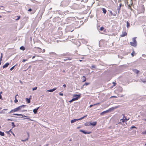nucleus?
<instances>
[{"instance_id":"22","label":"nucleus","mask_w":146,"mask_h":146,"mask_svg":"<svg viewBox=\"0 0 146 146\" xmlns=\"http://www.w3.org/2000/svg\"><path fill=\"white\" fill-rule=\"evenodd\" d=\"M135 53L134 50H133L132 52L131 53V55L132 56H134V54Z\"/></svg>"},{"instance_id":"31","label":"nucleus","mask_w":146,"mask_h":146,"mask_svg":"<svg viewBox=\"0 0 146 146\" xmlns=\"http://www.w3.org/2000/svg\"><path fill=\"white\" fill-rule=\"evenodd\" d=\"M136 127L135 126H132L130 127V128L131 129H133V128H136Z\"/></svg>"},{"instance_id":"53","label":"nucleus","mask_w":146,"mask_h":146,"mask_svg":"<svg viewBox=\"0 0 146 146\" xmlns=\"http://www.w3.org/2000/svg\"><path fill=\"white\" fill-rule=\"evenodd\" d=\"M8 121H9V120L12 121V119H8Z\"/></svg>"},{"instance_id":"20","label":"nucleus","mask_w":146,"mask_h":146,"mask_svg":"<svg viewBox=\"0 0 146 146\" xmlns=\"http://www.w3.org/2000/svg\"><path fill=\"white\" fill-rule=\"evenodd\" d=\"M20 49H21V50H25V48H24V47L23 46H21L20 48Z\"/></svg>"},{"instance_id":"42","label":"nucleus","mask_w":146,"mask_h":146,"mask_svg":"<svg viewBox=\"0 0 146 146\" xmlns=\"http://www.w3.org/2000/svg\"><path fill=\"white\" fill-rule=\"evenodd\" d=\"M117 98V97L116 96H111V97H110V98Z\"/></svg>"},{"instance_id":"50","label":"nucleus","mask_w":146,"mask_h":146,"mask_svg":"<svg viewBox=\"0 0 146 146\" xmlns=\"http://www.w3.org/2000/svg\"><path fill=\"white\" fill-rule=\"evenodd\" d=\"M93 106H94V104L93 105H90V108H91Z\"/></svg>"},{"instance_id":"54","label":"nucleus","mask_w":146,"mask_h":146,"mask_svg":"<svg viewBox=\"0 0 146 146\" xmlns=\"http://www.w3.org/2000/svg\"><path fill=\"white\" fill-rule=\"evenodd\" d=\"M45 49H43V51H42V52H43H43H45Z\"/></svg>"},{"instance_id":"49","label":"nucleus","mask_w":146,"mask_h":146,"mask_svg":"<svg viewBox=\"0 0 146 146\" xmlns=\"http://www.w3.org/2000/svg\"><path fill=\"white\" fill-rule=\"evenodd\" d=\"M92 68H95L96 67L94 65H92Z\"/></svg>"},{"instance_id":"23","label":"nucleus","mask_w":146,"mask_h":146,"mask_svg":"<svg viewBox=\"0 0 146 146\" xmlns=\"http://www.w3.org/2000/svg\"><path fill=\"white\" fill-rule=\"evenodd\" d=\"M12 125L13 126V127L14 128L15 127V125L14 124V123L13 122H12Z\"/></svg>"},{"instance_id":"30","label":"nucleus","mask_w":146,"mask_h":146,"mask_svg":"<svg viewBox=\"0 0 146 146\" xmlns=\"http://www.w3.org/2000/svg\"><path fill=\"white\" fill-rule=\"evenodd\" d=\"M89 125H90V124H89V123H86L85 124V125L86 126H89Z\"/></svg>"},{"instance_id":"48","label":"nucleus","mask_w":146,"mask_h":146,"mask_svg":"<svg viewBox=\"0 0 146 146\" xmlns=\"http://www.w3.org/2000/svg\"><path fill=\"white\" fill-rule=\"evenodd\" d=\"M63 93H60V96H63Z\"/></svg>"},{"instance_id":"14","label":"nucleus","mask_w":146,"mask_h":146,"mask_svg":"<svg viewBox=\"0 0 146 146\" xmlns=\"http://www.w3.org/2000/svg\"><path fill=\"white\" fill-rule=\"evenodd\" d=\"M57 88H54L52 89H50L49 90H47L46 91H54L56 90Z\"/></svg>"},{"instance_id":"61","label":"nucleus","mask_w":146,"mask_h":146,"mask_svg":"<svg viewBox=\"0 0 146 146\" xmlns=\"http://www.w3.org/2000/svg\"><path fill=\"white\" fill-rule=\"evenodd\" d=\"M13 133V136H15V135L14 134V133Z\"/></svg>"},{"instance_id":"16","label":"nucleus","mask_w":146,"mask_h":146,"mask_svg":"<svg viewBox=\"0 0 146 146\" xmlns=\"http://www.w3.org/2000/svg\"><path fill=\"white\" fill-rule=\"evenodd\" d=\"M0 135L1 136H4L5 135L4 133L0 131Z\"/></svg>"},{"instance_id":"1","label":"nucleus","mask_w":146,"mask_h":146,"mask_svg":"<svg viewBox=\"0 0 146 146\" xmlns=\"http://www.w3.org/2000/svg\"><path fill=\"white\" fill-rule=\"evenodd\" d=\"M25 105H22L20 106L13 109L9 113H11L13 112H17L19 111H20L21 112H24L25 111L23 110V108H25Z\"/></svg>"},{"instance_id":"43","label":"nucleus","mask_w":146,"mask_h":146,"mask_svg":"<svg viewBox=\"0 0 146 146\" xmlns=\"http://www.w3.org/2000/svg\"><path fill=\"white\" fill-rule=\"evenodd\" d=\"M2 93V92H0V99L2 98L1 97V94Z\"/></svg>"},{"instance_id":"52","label":"nucleus","mask_w":146,"mask_h":146,"mask_svg":"<svg viewBox=\"0 0 146 146\" xmlns=\"http://www.w3.org/2000/svg\"><path fill=\"white\" fill-rule=\"evenodd\" d=\"M18 96L17 94L15 96V99H17V96Z\"/></svg>"},{"instance_id":"58","label":"nucleus","mask_w":146,"mask_h":146,"mask_svg":"<svg viewBox=\"0 0 146 146\" xmlns=\"http://www.w3.org/2000/svg\"><path fill=\"white\" fill-rule=\"evenodd\" d=\"M35 57V56H33V57H32V58H33H33H34Z\"/></svg>"},{"instance_id":"39","label":"nucleus","mask_w":146,"mask_h":146,"mask_svg":"<svg viewBox=\"0 0 146 146\" xmlns=\"http://www.w3.org/2000/svg\"><path fill=\"white\" fill-rule=\"evenodd\" d=\"M13 114V115H18V116H19V115H20V114H19L18 113H14Z\"/></svg>"},{"instance_id":"21","label":"nucleus","mask_w":146,"mask_h":146,"mask_svg":"<svg viewBox=\"0 0 146 146\" xmlns=\"http://www.w3.org/2000/svg\"><path fill=\"white\" fill-rule=\"evenodd\" d=\"M129 26H130V24H129V23L128 21H127V25H126L127 27V28H128L129 27Z\"/></svg>"},{"instance_id":"34","label":"nucleus","mask_w":146,"mask_h":146,"mask_svg":"<svg viewBox=\"0 0 146 146\" xmlns=\"http://www.w3.org/2000/svg\"><path fill=\"white\" fill-rule=\"evenodd\" d=\"M84 78V79H83V82H85L86 81V78H85V77L84 76H83V77Z\"/></svg>"},{"instance_id":"26","label":"nucleus","mask_w":146,"mask_h":146,"mask_svg":"<svg viewBox=\"0 0 146 146\" xmlns=\"http://www.w3.org/2000/svg\"><path fill=\"white\" fill-rule=\"evenodd\" d=\"M104 29V28L103 27H101L100 29V30H101V31H102L103 29Z\"/></svg>"},{"instance_id":"24","label":"nucleus","mask_w":146,"mask_h":146,"mask_svg":"<svg viewBox=\"0 0 146 146\" xmlns=\"http://www.w3.org/2000/svg\"><path fill=\"white\" fill-rule=\"evenodd\" d=\"M113 84V86H112V87H113V86H115L116 84V83L114 82H113L112 83Z\"/></svg>"},{"instance_id":"15","label":"nucleus","mask_w":146,"mask_h":146,"mask_svg":"<svg viewBox=\"0 0 146 146\" xmlns=\"http://www.w3.org/2000/svg\"><path fill=\"white\" fill-rule=\"evenodd\" d=\"M102 11H103V13H104V14H105L106 13V10L105 9V8H103L102 9Z\"/></svg>"},{"instance_id":"44","label":"nucleus","mask_w":146,"mask_h":146,"mask_svg":"<svg viewBox=\"0 0 146 146\" xmlns=\"http://www.w3.org/2000/svg\"><path fill=\"white\" fill-rule=\"evenodd\" d=\"M84 119L83 117L79 118V119H78V120H82V119Z\"/></svg>"},{"instance_id":"32","label":"nucleus","mask_w":146,"mask_h":146,"mask_svg":"<svg viewBox=\"0 0 146 146\" xmlns=\"http://www.w3.org/2000/svg\"><path fill=\"white\" fill-rule=\"evenodd\" d=\"M125 120V119L123 118L120 119V121H121L123 122H124Z\"/></svg>"},{"instance_id":"29","label":"nucleus","mask_w":146,"mask_h":146,"mask_svg":"<svg viewBox=\"0 0 146 146\" xmlns=\"http://www.w3.org/2000/svg\"><path fill=\"white\" fill-rule=\"evenodd\" d=\"M74 101H75L72 98L71 100H70V101H69V102H70V103H71V102H73Z\"/></svg>"},{"instance_id":"2","label":"nucleus","mask_w":146,"mask_h":146,"mask_svg":"<svg viewBox=\"0 0 146 146\" xmlns=\"http://www.w3.org/2000/svg\"><path fill=\"white\" fill-rule=\"evenodd\" d=\"M136 37L133 38L132 39L133 42H130V44L132 46L135 47L137 45V42L136 40Z\"/></svg>"},{"instance_id":"38","label":"nucleus","mask_w":146,"mask_h":146,"mask_svg":"<svg viewBox=\"0 0 146 146\" xmlns=\"http://www.w3.org/2000/svg\"><path fill=\"white\" fill-rule=\"evenodd\" d=\"M100 104V103H96V104H94V105L95 106V105H99Z\"/></svg>"},{"instance_id":"33","label":"nucleus","mask_w":146,"mask_h":146,"mask_svg":"<svg viewBox=\"0 0 146 146\" xmlns=\"http://www.w3.org/2000/svg\"><path fill=\"white\" fill-rule=\"evenodd\" d=\"M17 18L15 19V20L16 21L18 20L20 18V16H17Z\"/></svg>"},{"instance_id":"41","label":"nucleus","mask_w":146,"mask_h":146,"mask_svg":"<svg viewBox=\"0 0 146 146\" xmlns=\"http://www.w3.org/2000/svg\"><path fill=\"white\" fill-rule=\"evenodd\" d=\"M140 80H141V81L143 82H146L145 81H144V80H142V79H141V78Z\"/></svg>"},{"instance_id":"62","label":"nucleus","mask_w":146,"mask_h":146,"mask_svg":"<svg viewBox=\"0 0 146 146\" xmlns=\"http://www.w3.org/2000/svg\"><path fill=\"white\" fill-rule=\"evenodd\" d=\"M123 96H122V95H121V96H119V97H122Z\"/></svg>"},{"instance_id":"37","label":"nucleus","mask_w":146,"mask_h":146,"mask_svg":"<svg viewBox=\"0 0 146 146\" xmlns=\"http://www.w3.org/2000/svg\"><path fill=\"white\" fill-rule=\"evenodd\" d=\"M120 8H119V7H118L117 8V10H118V13H119V11H120Z\"/></svg>"},{"instance_id":"63","label":"nucleus","mask_w":146,"mask_h":146,"mask_svg":"<svg viewBox=\"0 0 146 146\" xmlns=\"http://www.w3.org/2000/svg\"><path fill=\"white\" fill-rule=\"evenodd\" d=\"M68 59L69 60H70L71 59L70 58H68Z\"/></svg>"},{"instance_id":"6","label":"nucleus","mask_w":146,"mask_h":146,"mask_svg":"<svg viewBox=\"0 0 146 146\" xmlns=\"http://www.w3.org/2000/svg\"><path fill=\"white\" fill-rule=\"evenodd\" d=\"M80 132H82L83 133L85 134H90L91 133V132H86V131H84L83 130H80Z\"/></svg>"},{"instance_id":"7","label":"nucleus","mask_w":146,"mask_h":146,"mask_svg":"<svg viewBox=\"0 0 146 146\" xmlns=\"http://www.w3.org/2000/svg\"><path fill=\"white\" fill-rule=\"evenodd\" d=\"M127 34V33L126 32H123L122 33V34L120 35L121 36V37H124Z\"/></svg>"},{"instance_id":"56","label":"nucleus","mask_w":146,"mask_h":146,"mask_svg":"<svg viewBox=\"0 0 146 146\" xmlns=\"http://www.w3.org/2000/svg\"><path fill=\"white\" fill-rule=\"evenodd\" d=\"M1 56H2V57H3V54H2V53L1 54Z\"/></svg>"},{"instance_id":"27","label":"nucleus","mask_w":146,"mask_h":146,"mask_svg":"<svg viewBox=\"0 0 146 146\" xmlns=\"http://www.w3.org/2000/svg\"><path fill=\"white\" fill-rule=\"evenodd\" d=\"M15 65L13 66L10 69V70H12L15 67Z\"/></svg>"},{"instance_id":"19","label":"nucleus","mask_w":146,"mask_h":146,"mask_svg":"<svg viewBox=\"0 0 146 146\" xmlns=\"http://www.w3.org/2000/svg\"><path fill=\"white\" fill-rule=\"evenodd\" d=\"M134 72L136 73V74H138L139 72V71L137 70L136 69H135L134 70Z\"/></svg>"},{"instance_id":"9","label":"nucleus","mask_w":146,"mask_h":146,"mask_svg":"<svg viewBox=\"0 0 146 146\" xmlns=\"http://www.w3.org/2000/svg\"><path fill=\"white\" fill-rule=\"evenodd\" d=\"M19 116H22L23 117H26V118L24 117L23 118H25V119H30L29 116H26L25 115H23L22 114H20Z\"/></svg>"},{"instance_id":"40","label":"nucleus","mask_w":146,"mask_h":146,"mask_svg":"<svg viewBox=\"0 0 146 146\" xmlns=\"http://www.w3.org/2000/svg\"><path fill=\"white\" fill-rule=\"evenodd\" d=\"M89 84V83H85L84 84V85H88V84Z\"/></svg>"},{"instance_id":"11","label":"nucleus","mask_w":146,"mask_h":146,"mask_svg":"<svg viewBox=\"0 0 146 146\" xmlns=\"http://www.w3.org/2000/svg\"><path fill=\"white\" fill-rule=\"evenodd\" d=\"M96 124V122H94L92 123H90V125H92L94 126H95Z\"/></svg>"},{"instance_id":"4","label":"nucleus","mask_w":146,"mask_h":146,"mask_svg":"<svg viewBox=\"0 0 146 146\" xmlns=\"http://www.w3.org/2000/svg\"><path fill=\"white\" fill-rule=\"evenodd\" d=\"M119 106H117L115 107H113L111 108H110L107 110L108 111V112L109 111H111L113 110L114 109H117V108H119Z\"/></svg>"},{"instance_id":"55","label":"nucleus","mask_w":146,"mask_h":146,"mask_svg":"<svg viewBox=\"0 0 146 146\" xmlns=\"http://www.w3.org/2000/svg\"><path fill=\"white\" fill-rule=\"evenodd\" d=\"M87 116V115H86L84 116L83 117L84 118V117H86Z\"/></svg>"},{"instance_id":"64","label":"nucleus","mask_w":146,"mask_h":146,"mask_svg":"<svg viewBox=\"0 0 146 146\" xmlns=\"http://www.w3.org/2000/svg\"><path fill=\"white\" fill-rule=\"evenodd\" d=\"M113 15L114 16H115V14H113Z\"/></svg>"},{"instance_id":"57","label":"nucleus","mask_w":146,"mask_h":146,"mask_svg":"<svg viewBox=\"0 0 146 146\" xmlns=\"http://www.w3.org/2000/svg\"><path fill=\"white\" fill-rule=\"evenodd\" d=\"M121 4H120V5H119V8H121Z\"/></svg>"},{"instance_id":"10","label":"nucleus","mask_w":146,"mask_h":146,"mask_svg":"<svg viewBox=\"0 0 146 146\" xmlns=\"http://www.w3.org/2000/svg\"><path fill=\"white\" fill-rule=\"evenodd\" d=\"M9 65V63H6L3 66V68H4L7 67Z\"/></svg>"},{"instance_id":"12","label":"nucleus","mask_w":146,"mask_h":146,"mask_svg":"<svg viewBox=\"0 0 146 146\" xmlns=\"http://www.w3.org/2000/svg\"><path fill=\"white\" fill-rule=\"evenodd\" d=\"M7 110V109H4L3 110H2L0 112V113H5V111Z\"/></svg>"},{"instance_id":"45","label":"nucleus","mask_w":146,"mask_h":146,"mask_svg":"<svg viewBox=\"0 0 146 146\" xmlns=\"http://www.w3.org/2000/svg\"><path fill=\"white\" fill-rule=\"evenodd\" d=\"M110 12L111 15H113L112 12L111 11H110Z\"/></svg>"},{"instance_id":"35","label":"nucleus","mask_w":146,"mask_h":146,"mask_svg":"<svg viewBox=\"0 0 146 146\" xmlns=\"http://www.w3.org/2000/svg\"><path fill=\"white\" fill-rule=\"evenodd\" d=\"M2 56H1L0 58V65H1V60H2Z\"/></svg>"},{"instance_id":"5","label":"nucleus","mask_w":146,"mask_h":146,"mask_svg":"<svg viewBox=\"0 0 146 146\" xmlns=\"http://www.w3.org/2000/svg\"><path fill=\"white\" fill-rule=\"evenodd\" d=\"M31 96H30L29 98H26V101L28 103H30L31 102L30 99H31Z\"/></svg>"},{"instance_id":"46","label":"nucleus","mask_w":146,"mask_h":146,"mask_svg":"<svg viewBox=\"0 0 146 146\" xmlns=\"http://www.w3.org/2000/svg\"><path fill=\"white\" fill-rule=\"evenodd\" d=\"M28 11H32V9L31 8H30L29 9Z\"/></svg>"},{"instance_id":"28","label":"nucleus","mask_w":146,"mask_h":146,"mask_svg":"<svg viewBox=\"0 0 146 146\" xmlns=\"http://www.w3.org/2000/svg\"><path fill=\"white\" fill-rule=\"evenodd\" d=\"M37 89V87H35L32 89V90L33 91H34V90H36Z\"/></svg>"},{"instance_id":"47","label":"nucleus","mask_w":146,"mask_h":146,"mask_svg":"<svg viewBox=\"0 0 146 146\" xmlns=\"http://www.w3.org/2000/svg\"><path fill=\"white\" fill-rule=\"evenodd\" d=\"M27 60V59H24L23 60V62H25Z\"/></svg>"},{"instance_id":"51","label":"nucleus","mask_w":146,"mask_h":146,"mask_svg":"<svg viewBox=\"0 0 146 146\" xmlns=\"http://www.w3.org/2000/svg\"><path fill=\"white\" fill-rule=\"evenodd\" d=\"M63 86L65 88V87H66V85L65 84H64L63 85Z\"/></svg>"},{"instance_id":"60","label":"nucleus","mask_w":146,"mask_h":146,"mask_svg":"<svg viewBox=\"0 0 146 146\" xmlns=\"http://www.w3.org/2000/svg\"><path fill=\"white\" fill-rule=\"evenodd\" d=\"M62 72H65V70H63L62 71Z\"/></svg>"},{"instance_id":"36","label":"nucleus","mask_w":146,"mask_h":146,"mask_svg":"<svg viewBox=\"0 0 146 146\" xmlns=\"http://www.w3.org/2000/svg\"><path fill=\"white\" fill-rule=\"evenodd\" d=\"M18 100L17 99H15L14 100V102L15 103H17L18 102Z\"/></svg>"},{"instance_id":"3","label":"nucleus","mask_w":146,"mask_h":146,"mask_svg":"<svg viewBox=\"0 0 146 146\" xmlns=\"http://www.w3.org/2000/svg\"><path fill=\"white\" fill-rule=\"evenodd\" d=\"M81 97V95L80 94H73V98L74 100L77 101Z\"/></svg>"},{"instance_id":"13","label":"nucleus","mask_w":146,"mask_h":146,"mask_svg":"<svg viewBox=\"0 0 146 146\" xmlns=\"http://www.w3.org/2000/svg\"><path fill=\"white\" fill-rule=\"evenodd\" d=\"M78 120V119H72L71 121V123H72L76 122V121Z\"/></svg>"},{"instance_id":"8","label":"nucleus","mask_w":146,"mask_h":146,"mask_svg":"<svg viewBox=\"0 0 146 146\" xmlns=\"http://www.w3.org/2000/svg\"><path fill=\"white\" fill-rule=\"evenodd\" d=\"M39 107H38L36 109H34L33 110V112L34 113L36 114L37 113V111L38 110V109Z\"/></svg>"},{"instance_id":"18","label":"nucleus","mask_w":146,"mask_h":146,"mask_svg":"<svg viewBox=\"0 0 146 146\" xmlns=\"http://www.w3.org/2000/svg\"><path fill=\"white\" fill-rule=\"evenodd\" d=\"M123 115V118L125 119V120L127 121L129 119H127L126 117H125V115L124 114L122 115Z\"/></svg>"},{"instance_id":"25","label":"nucleus","mask_w":146,"mask_h":146,"mask_svg":"<svg viewBox=\"0 0 146 146\" xmlns=\"http://www.w3.org/2000/svg\"><path fill=\"white\" fill-rule=\"evenodd\" d=\"M28 139V138H27L24 140H23V139H22L21 140V141H23V142H24V141H27Z\"/></svg>"},{"instance_id":"59","label":"nucleus","mask_w":146,"mask_h":146,"mask_svg":"<svg viewBox=\"0 0 146 146\" xmlns=\"http://www.w3.org/2000/svg\"><path fill=\"white\" fill-rule=\"evenodd\" d=\"M67 59H64V60L65 61V60H67Z\"/></svg>"},{"instance_id":"17","label":"nucleus","mask_w":146,"mask_h":146,"mask_svg":"<svg viewBox=\"0 0 146 146\" xmlns=\"http://www.w3.org/2000/svg\"><path fill=\"white\" fill-rule=\"evenodd\" d=\"M108 112V111H107V110H106V111H104L102 112H101L100 113L101 115H103L104 114V113H107Z\"/></svg>"}]
</instances>
